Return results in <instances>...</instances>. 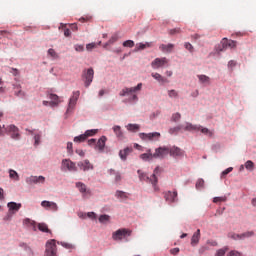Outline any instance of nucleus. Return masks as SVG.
<instances>
[{"mask_svg": "<svg viewBox=\"0 0 256 256\" xmlns=\"http://www.w3.org/2000/svg\"><path fill=\"white\" fill-rule=\"evenodd\" d=\"M0 34L2 35V37H6L7 39H9V36L11 35V32H9L7 30H1Z\"/></svg>", "mask_w": 256, "mask_h": 256, "instance_id": "13d9d810", "label": "nucleus"}, {"mask_svg": "<svg viewBox=\"0 0 256 256\" xmlns=\"http://www.w3.org/2000/svg\"><path fill=\"white\" fill-rule=\"evenodd\" d=\"M77 189H79L80 193H82L83 197L86 195H91V190L87 188V185H85L82 182H77L76 183Z\"/></svg>", "mask_w": 256, "mask_h": 256, "instance_id": "2eb2a0df", "label": "nucleus"}, {"mask_svg": "<svg viewBox=\"0 0 256 256\" xmlns=\"http://www.w3.org/2000/svg\"><path fill=\"white\" fill-rule=\"evenodd\" d=\"M205 251H209V246H202L199 248V253L200 255H203V253H205Z\"/></svg>", "mask_w": 256, "mask_h": 256, "instance_id": "680f3d73", "label": "nucleus"}, {"mask_svg": "<svg viewBox=\"0 0 256 256\" xmlns=\"http://www.w3.org/2000/svg\"><path fill=\"white\" fill-rule=\"evenodd\" d=\"M168 97H170V99H177V97H179V92L176 90H168Z\"/></svg>", "mask_w": 256, "mask_h": 256, "instance_id": "58836bf2", "label": "nucleus"}, {"mask_svg": "<svg viewBox=\"0 0 256 256\" xmlns=\"http://www.w3.org/2000/svg\"><path fill=\"white\" fill-rule=\"evenodd\" d=\"M206 245H210V247H217V241L215 240H207Z\"/></svg>", "mask_w": 256, "mask_h": 256, "instance_id": "052dcab7", "label": "nucleus"}, {"mask_svg": "<svg viewBox=\"0 0 256 256\" xmlns=\"http://www.w3.org/2000/svg\"><path fill=\"white\" fill-rule=\"evenodd\" d=\"M245 167L246 169H248L249 171H253V169H255V163H253V161L248 160L245 163Z\"/></svg>", "mask_w": 256, "mask_h": 256, "instance_id": "79ce46f5", "label": "nucleus"}, {"mask_svg": "<svg viewBox=\"0 0 256 256\" xmlns=\"http://www.w3.org/2000/svg\"><path fill=\"white\" fill-rule=\"evenodd\" d=\"M197 131H201L203 135H208V137H213V131L209 130V128H203V126L200 125V129Z\"/></svg>", "mask_w": 256, "mask_h": 256, "instance_id": "2f4dec72", "label": "nucleus"}, {"mask_svg": "<svg viewBox=\"0 0 256 256\" xmlns=\"http://www.w3.org/2000/svg\"><path fill=\"white\" fill-rule=\"evenodd\" d=\"M34 140H35L34 145L37 147V145H39V143H41V136L39 134H36L34 136Z\"/></svg>", "mask_w": 256, "mask_h": 256, "instance_id": "4d7b16f0", "label": "nucleus"}, {"mask_svg": "<svg viewBox=\"0 0 256 256\" xmlns=\"http://www.w3.org/2000/svg\"><path fill=\"white\" fill-rule=\"evenodd\" d=\"M87 140V135L81 134L79 136L74 137V143H83V141Z\"/></svg>", "mask_w": 256, "mask_h": 256, "instance_id": "f704fd0d", "label": "nucleus"}, {"mask_svg": "<svg viewBox=\"0 0 256 256\" xmlns=\"http://www.w3.org/2000/svg\"><path fill=\"white\" fill-rule=\"evenodd\" d=\"M3 129H5L6 133H9L11 139H14L16 141H19V139H21L19 128L14 124L8 125L6 128L5 125H3Z\"/></svg>", "mask_w": 256, "mask_h": 256, "instance_id": "20e7f679", "label": "nucleus"}, {"mask_svg": "<svg viewBox=\"0 0 256 256\" xmlns=\"http://www.w3.org/2000/svg\"><path fill=\"white\" fill-rule=\"evenodd\" d=\"M105 143H107V137L102 136L98 142L95 145V149H98V151H100L101 153H103L104 149H105Z\"/></svg>", "mask_w": 256, "mask_h": 256, "instance_id": "f3484780", "label": "nucleus"}, {"mask_svg": "<svg viewBox=\"0 0 256 256\" xmlns=\"http://www.w3.org/2000/svg\"><path fill=\"white\" fill-rule=\"evenodd\" d=\"M182 129H184V131H197L201 129V125H193L192 123L187 122Z\"/></svg>", "mask_w": 256, "mask_h": 256, "instance_id": "4be33fe9", "label": "nucleus"}, {"mask_svg": "<svg viewBox=\"0 0 256 256\" xmlns=\"http://www.w3.org/2000/svg\"><path fill=\"white\" fill-rule=\"evenodd\" d=\"M49 99L51 100L49 103V107H57V105H59L60 103L59 96H57L56 94H50Z\"/></svg>", "mask_w": 256, "mask_h": 256, "instance_id": "412c9836", "label": "nucleus"}, {"mask_svg": "<svg viewBox=\"0 0 256 256\" xmlns=\"http://www.w3.org/2000/svg\"><path fill=\"white\" fill-rule=\"evenodd\" d=\"M9 177L10 179H13L14 181H19V173L17 171L10 169L9 170Z\"/></svg>", "mask_w": 256, "mask_h": 256, "instance_id": "473e14b6", "label": "nucleus"}, {"mask_svg": "<svg viewBox=\"0 0 256 256\" xmlns=\"http://www.w3.org/2000/svg\"><path fill=\"white\" fill-rule=\"evenodd\" d=\"M169 155L171 157H183V150H181L179 147L169 148Z\"/></svg>", "mask_w": 256, "mask_h": 256, "instance_id": "6ab92c4d", "label": "nucleus"}, {"mask_svg": "<svg viewBox=\"0 0 256 256\" xmlns=\"http://www.w3.org/2000/svg\"><path fill=\"white\" fill-rule=\"evenodd\" d=\"M95 47H97V44L95 43H90L86 45L87 51H92V49H95Z\"/></svg>", "mask_w": 256, "mask_h": 256, "instance_id": "0e129e2a", "label": "nucleus"}, {"mask_svg": "<svg viewBox=\"0 0 256 256\" xmlns=\"http://www.w3.org/2000/svg\"><path fill=\"white\" fill-rule=\"evenodd\" d=\"M59 29H64V35H65L66 37H71V30H69V29L67 28V25H66V24L60 25Z\"/></svg>", "mask_w": 256, "mask_h": 256, "instance_id": "4c0bfd02", "label": "nucleus"}, {"mask_svg": "<svg viewBox=\"0 0 256 256\" xmlns=\"http://www.w3.org/2000/svg\"><path fill=\"white\" fill-rule=\"evenodd\" d=\"M75 51H78L79 53L85 51V47L83 45H75Z\"/></svg>", "mask_w": 256, "mask_h": 256, "instance_id": "69168bd1", "label": "nucleus"}, {"mask_svg": "<svg viewBox=\"0 0 256 256\" xmlns=\"http://www.w3.org/2000/svg\"><path fill=\"white\" fill-rule=\"evenodd\" d=\"M113 131L116 137H123V131H121V126H114Z\"/></svg>", "mask_w": 256, "mask_h": 256, "instance_id": "c9c22d12", "label": "nucleus"}, {"mask_svg": "<svg viewBox=\"0 0 256 256\" xmlns=\"http://www.w3.org/2000/svg\"><path fill=\"white\" fill-rule=\"evenodd\" d=\"M181 129H183V125H179L174 128H171L169 130V133H171V135H173V133H179V131H181Z\"/></svg>", "mask_w": 256, "mask_h": 256, "instance_id": "de8ad7c7", "label": "nucleus"}, {"mask_svg": "<svg viewBox=\"0 0 256 256\" xmlns=\"http://www.w3.org/2000/svg\"><path fill=\"white\" fill-rule=\"evenodd\" d=\"M228 256H243L239 251L237 250H232L228 253Z\"/></svg>", "mask_w": 256, "mask_h": 256, "instance_id": "6e6d98bb", "label": "nucleus"}, {"mask_svg": "<svg viewBox=\"0 0 256 256\" xmlns=\"http://www.w3.org/2000/svg\"><path fill=\"white\" fill-rule=\"evenodd\" d=\"M140 128L141 126H139V124H128L126 126V129L128 131H131L132 133H137V131H139Z\"/></svg>", "mask_w": 256, "mask_h": 256, "instance_id": "bb28decb", "label": "nucleus"}, {"mask_svg": "<svg viewBox=\"0 0 256 256\" xmlns=\"http://www.w3.org/2000/svg\"><path fill=\"white\" fill-rule=\"evenodd\" d=\"M231 171H233V167H229V168H227L226 170H224V171L221 173V179H223L226 175H229V173H231Z\"/></svg>", "mask_w": 256, "mask_h": 256, "instance_id": "864d4df0", "label": "nucleus"}, {"mask_svg": "<svg viewBox=\"0 0 256 256\" xmlns=\"http://www.w3.org/2000/svg\"><path fill=\"white\" fill-rule=\"evenodd\" d=\"M20 247L24 248V251H26L28 255H31V256L35 255V252H33V249L26 243L20 244Z\"/></svg>", "mask_w": 256, "mask_h": 256, "instance_id": "c756f323", "label": "nucleus"}, {"mask_svg": "<svg viewBox=\"0 0 256 256\" xmlns=\"http://www.w3.org/2000/svg\"><path fill=\"white\" fill-rule=\"evenodd\" d=\"M201 239V230L198 229L191 238V245L192 247H195V245L199 244V241Z\"/></svg>", "mask_w": 256, "mask_h": 256, "instance_id": "aec40b11", "label": "nucleus"}, {"mask_svg": "<svg viewBox=\"0 0 256 256\" xmlns=\"http://www.w3.org/2000/svg\"><path fill=\"white\" fill-rule=\"evenodd\" d=\"M79 95H81V92H79V91L73 92V95H72V97L69 100L68 111L70 109H73V107H75V105H77V101L79 99Z\"/></svg>", "mask_w": 256, "mask_h": 256, "instance_id": "4468645a", "label": "nucleus"}, {"mask_svg": "<svg viewBox=\"0 0 256 256\" xmlns=\"http://www.w3.org/2000/svg\"><path fill=\"white\" fill-rule=\"evenodd\" d=\"M143 89V83L137 84L136 87H124L120 92V97H128L126 100H124V103H133L135 101H139V97L137 96V92L141 91Z\"/></svg>", "mask_w": 256, "mask_h": 256, "instance_id": "f257e3e1", "label": "nucleus"}, {"mask_svg": "<svg viewBox=\"0 0 256 256\" xmlns=\"http://www.w3.org/2000/svg\"><path fill=\"white\" fill-rule=\"evenodd\" d=\"M62 170L63 171H77V165L75 162L69 160V159H63L62 160Z\"/></svg>", "mask_w": 256, "mask_h": 256, "instance_id": "1a4fd4ad", "label": "nucleus"}, {"mask_svg": "<svg viewBox=\"0 0 256 256\" xmlns=\"http://www.w3.org/2000/svg\"><path fill=\"white\" fill-rule=\"evenodd\" d=\"M48 55H50V57H52V59H59V55L57 54V52H55V49L50 48L48 50Z\"/></svg>", "mask_w": 256, "mask_h": 256, "instance_id": "37998d69", "label": "nucleus"}, {"mask_svg": "<svg viewBox=\"0 0 256 256\" xmlns=\"http://www.w3.org/2000/svg\"><path fill=\"white\" fill-rule=\"evenodd\" d=\"M149 47H151V43L149 42H146L145 44L139 43L137 44L136 51H143V49H147Z\"/></svg>", "mask_w": 256, "mask_h": 256, "instance_id": "72a5a7b5", "label": "nucleus"}, {"mask_svg": "<svg viewBox=\"0 0 256 256\" xmlns=\"http://www.w3.org/2000/svg\"><path fill=\"white\" fill-rule=\"evenodd\" d=\"M151 77H153V79H156V81H158V83H169V80L167 78L163 77L159 73H152Z\"/></svg>", "mask_w": 256, "mask_h": 256, "instance_id": "b1692460", "label": "nucleus"}, {"mask_svg": "<svg viewBox=\"0 0 256 256\" xmlns=\"http://www.w3.org/2000/svg\"><path fill=\"white\" fill-rule=\"evenodd\" d=\"M139 137L144 141H159V138L161 137V133L159 132L140 133Z\"/></svg>", "mask_w": 256, "mask_h": 256, "instance_id": "6e6552de", "label": "nucleus"}, {"mask_svg": "<svg viewBox=\"0 0 256 256\" xmlns=\"http://www.w3.org/2000/svg\"><path fill=\"white\" fill-rule=\"evenodd\" d=\"M169 60L166 57L156 58L151 62L152 69H160V67H165L168 65Z\"/></svg>", "mask_w": 256, "mask_h": 256, "instance_id": "9d476101", "label": "nucleus"}, {"mask_svg": "<svg viewBox=\"0 0 256 256\" xmlns=\"http://www.w3.org/2000/svg\"><path fill=\"white\" fill-rule=\"evenodd\" d=\"M27 185H37V183H45L44 176H29L26 178Z\"/></svg>", "mask_w": 256, "mask_h": 256, "instance_id": "9b49d317", "label": "nucleus"}, {"mask_svg": "<svg viewBox=\"0 0 256 256\" xmlns=\"http://www.w3.org/2000/svg\"><path fill=\"white\" fill-rule=\"evenodd\" d=\"M205 185V181L203 179H199L196 183V188L199 189Z\"/></svg>", "mask_w": 256, "mask_h": 256, "instance_id": "e2e57ef3", "label": "nucleus"}, {"mask_svg": "<svg viewBox=\"0 0 256 256\" xmlns=\"http://www.w3.org/2000/svg\"><path fill=\"white\" fill-rule=\"evenodd\" d=\"M227 251H229L228 247L221 248V249L217 250L216 256H225V253H227Z\"/></svg>", "mask_w": 256, "mask_h": 256, "instance_id": "49530a36", "label": "nucleus"}, {"mask_svg": "<svg viewBox=\"0 0 256 256\" xmlns=\"http://www.w3.org/2000/svg\"><path fill=\"white\" fill-rule=\"evenodd\" d=\"M174 47H175V45H173V44H168V45L167 44H161L159 46V49H161V51L163 53H171V51H173Z\"/></svg>", "mask_w": 256, "mask_h": 256, "instance_id": "5701e85b", "label": "nucleus"}, {"mask_svg": "<svg viewBox=\"0 0 256 256\" xmlns=\"http://www.w3.org/2000/svg\"><path fill=\"white\" fill-rule=\"evenodd\" d=\"M169 155V147L163 146L155 149L153 154L154 159H165Z\"/></svg>", "mask_w": 256, "mask_h": 256, "instance_id": "0eeeda50", "label": "nucleus"}, {"mask_svg": "<svg viewBox=\"0 0 256 256\" xmlns=\"http://www.w3.org/2000/svg\"><path fill=\"white\" fill-rule=\"evenodd\" d=\"M221 45H222V49L220 51H223L224 49H227V47H229L228 39L223 38L222 41H221Z\"/></svg>", "mask_w": 256, "mask_h": 256, "instance_id": "3c124183", "label": "nucleus"}, {"mask_svg": "<svg viewBox=\"0 0 256 256\" xmlns=\"http://www.w3.org/2000/svg\"><path fill=\"white\" fill-rule=\"evenodd\" d=\"M77 165L81 171H93L94 169L93 164L88 159L78 162Z\"/></svg>", "mask_w": 256, "mask_h": 256, "instance_id": "f8f14e48", "label": "nucleus"}, {"mask_svg": "<svg viewBox=\"0 0 256 256\" xmlns=\"http://www.w3.org/2000/svg\"><path fill=\"white\" fill-rule=\"evenodd\" d=\"M41 207H44V209H49L50 211H58L59 206H57V203L44 200L41 202Z\"/></svg>", "mask_w": 256, "mask_h": 256, "instance_id": "ddd939ff", "label": "nucleus"}, {"mask_svg": "<svg viewBox=\"0 0 256 256\" xmlns=\"http://www.w3.org/2000/svg\"><path fill=\"white\" fill-rule=\"evenodd\" d=\"M7 207L9 209V211H19V209H21V203H17V202H9L7 204Z\"/></svg>", "mask_w": 256, "mask_h": 256, "instance_id": "393cba45", "label": "nucleus"}, {"mask_svg": "<svg viewBox=\"0 0 256 256\" xmlns=\"http://www.w3.org/2000/svg\"><path fill=\"white\" fill-rule=\"evenodd\" d=\"M254 236H255V231H247V232L242 233V240L249 239Z\"/></svg>", "mask_w": 256, "mask_h": 256, "instance_id": "e433bc0d", "label": "nucleus"}, {"mask_svg": "<svg viewBox=\"0 0 256 256\" xmlns=\"http://www.w3.org/2000/svg\"><path fill=\"white\" fill-rule=\"evenodd\" d=\"M131 230L126 228H121L112 233V239L114 241H122L125 237H131Z\"/></svg>", "mask_w": 256, "mask_h": 256, "instance_id": "7ed1b4c3", "label": "nucleus"}, {"mask_svg": "<svg viewBox=\"0 0 256 256\" xmlns=\"http://www.w3.org/2000/svg\"><path fill=\"white\" fill-rule=\"evenodd\" d=\"M184 47H185V49H187L188 51H190V53H193V45H191V43L186 42V43L184 44Z\"/></svg>", "mask_w": 256, "mask_h": 256, "instance_id": "bf43d9fd", "label": "nucleus"}, {"mask_svg": "<svg viewBox=\"0 0 256 256\" xmlns=\"http://www.w3.org/2000/svg\"><path fill=\"white\" fill-rule=\"evenodd\" d=\"M109 219H111V217L109 215L103 214V215H100L99 222L100 223H107V222H109Z\"/></svg>", "mask_w": 256, "mask_h": 256, "instance_id": "a19ab883", "label": "nucleus"}, {"mask_svg": "<svg viewBox=\"0 0 256 256\" xmlns=\"http://www.w3.org/2000/svg\"><path fill=\"white\" fill-rule=\"evenodd\" d=\"M225 201H227V197L226 196L215 197L213 199V203H225Z\"/></svg>", "mask_w": 256, "mask_h": 256, "instance_id": "a18cd8bd", "label": "nucleus"}, {"mask_svg": "<svg viewBox=\"0 0 256 256\" xmlns=\"http://www.w3.org/2000/svg\"><path fill=\"white\" fill-rule=\"evenodd\" d=\"M140 159H142L143 161H151V159H155V157L151 153V150H149V153L141 154Z\"/></svg>", "mask_w": 256, "mask_h": 256, "instance_id": "cd10ccee", "label": "nucleus"}, {"mask_svg": "<svg viewBox=\"0 0 256 256\" xmlns=\"http://www.w3.org/2000/svg\"><path fill=\"white\" fill-rule=\"evenodd\" d=\"M44 256H57V244L55 243V239L46 242Z\"/></svg>", "mask_w": 256, "mask_h": 256, "instance_id": "39448f33", "label": "nucleus"}, {"mask_svg": "<svg viewBox=\"0 0 256 256\" xmlns=\"http://www.w3.org/2000/svg\"><path fill=\"white\" fill-rule=\"evenodd\" d=\"M67 151H68V153H73V143L72 142L67 143Z\"/></svg>", "mask_w": 256, "mask_h": 256, "instance_id": "774afa93", "label": "nucleus"}, {"mask_svg": "<svg viewBox=\"0 0 256 256\" xmlns=\"http://www.w3.org/2000/svg\"><path fill=\"white\" fill-rule=\"evenodd\" d=\"M228 47H231L233 49V47H237V42L234 40H228Z\"/></svg>", "mask_w": 256, "mask_h": 256, "instance_id": "338daca9", "label": "nucleus"}, {"mask_svg": "<svg viewBox=\"0 0 256 256\" xmlns=\"http://www.w3.org/2000/svg\"><path fill=\"white\" fill-rule=\"evenodd\" d=\"M181 119V113L177 112L172 115L171 121L177 123Z\"/></svg>", "mask_w": 256, "mask_h": 256, "instance_id": "09e8293b", "label": "nucleus"}, {"mask_svg": "<svg viewBox=\"0 0 256 256\" xmlns=\"http://www.w3.org/2000/svg\"><path fill=\"white\" fill-rule=\"evenodd\" d=\"M137 173L140 181H146L147 183H151L154 191H159V186H157V183L159 181L157 179V175H161V168L156 167L151 177L147 176V174L143 173L141 170H138Z\"/></svg>", "mask_w": 256, "mask_h": 256, "instance_id": "f03ea898", "label": "nucleus"}, {"mask_svg": "<svg viewBox=\"0 0 256 256\" xmlns=\"http://www.w3.org/2000/svg\"><path fill=\"white\" fill-rule=\"evenodd\" d=\"M97 130L96 129H92V130H87L84 135H86V139L87 137H93V135H96Z\"/></svg>", "mask_w": 256, "mask_h": 256, "instance_id": "8fccbe9b", "label": "nucleus"}, {"mask_svg": "<svg viewBox=\"0 0 256 256\" xmlns=\"http://www.w3.org/2000/svg\"><path fill=\"white\" fill-rule=\"evenodd\" d=\"M95 76V71L93 68H89L87 70H84L82 73V79L84 81L85 87H89L91 83H93V77Z\"/></svg>", "mask_w": 256, "mask_h": 256, "instance_id": "423d86ee", "label": "nucleus"}, {"mask_svg": "<svg viewBox=\"0 0 256 256\" xmlns=\"http://www.w3.org/2000/svg\"><path fill=\"white\" fill-rule=\"evenodd\" d=\"M229 239H233L234 241H243L242 234L237 233H229L228 234Z\"/></svg>", "mask_w": 256, "mask_h": 256, "instance_id": "c85d7f7f", "label": "nucleus"}, {"mask_svg": "<svg viewBox=\"0 0 256 256\" xmlns=\"http://www.w3.org/2000/svg\"><path fill=\"white\" fill-rule=\"evenodd\" d=\"M116 197L120 198V199H127V195L125 194V192L123 191H116Z\"/></svg>", "mask_w": 256, "mask_h": 256, "instance_id": "603ef678", "label": "nucleus"}, {"mask_svg": "<svg viewBox=\"0 0 256 256\" xmlns=\"http://www.w3.org/2000/svg\"><path fill=\"white\" fill-rule=\"evenodd\" d=\"M23 225H26V227H35V221L26 218L23 220Z\"/></svg>", "mask_w": 256, "mask_h": 256, "instance_id": "ea45409f", "label": "nucleus"}, {"mask_svg": "<svg viewBox=\"0 0 256 256\" xmlns=\"http://www.w3.org/2000/svg\"><path fill=\"white\" fill-rule=\"evenodd\" d=\"M39 231H42V233H51V230H49V226L45 223H39L38 224Z\"/></svg>", "mask_w": 256, "mask_h": 256, "instance_id": "7c9ffc66", "label": "nucleus"}, {"mask_svg": "<svg viewBox=\"0 0 256 256\" xmlns=\"http://www.w3.org/2000/svg\"><path fill=\"white\" fill-rule=\"evenodd\" d=\"M131 153H133V148L126 147L124 150H120L119 157L122 159V161H127V157Z\"/></svg>", "mask_w": 256, "mask_h": 256, "instance_id": "a211bd4d", "label": "nucleus"}, {"mask_svg": "<svg viewBox=\"0 0 256 256\" xmlns=\"http://www.w3.org/2000/svg\"><path fill=\"white\" fill-rule=\"evenodd\" d=\"M118 40H119V35L114 34V35L109 39L108 43H110V45H111V44L115 43V42L118 41Z\"/></svg>", "mask_w": 256, "mask_h": 256, "instance_id": "5fc2aeb1", "label": "nucleus"}, {"mask_svg": "<svg viewBox=\"0 0 256 256\" xmlns=\"http://www.w3.org/2000/svg\"><path fill=\"white\" fill-rule=\"evenodd\" d=\"M198 79L203 85H211V78L207 75H198Z\"/></svg>", "mask_w": 256, "mask_h": 256, "instance_id": "a878e982", "label": "nucleus"}, {"mask_svg": "<svg viewBox=\"0 0 256 256\" xmlns=\"http://www.w3.org/2000/svg\"><path fill=\"white\" fill-rule=\"evenodd\" d=\"M164 198L168 203H175L177 201V191H168L164 194Z\"/></svg>", "mask_w": 256, "mask_h": 256, "instance_id": "dca6fc26", "label": "nucleus"}, {"mask_svg": "<svg viewBox=\"0 0 256 256\" xmlns=\"http://www.w3.org/2000/svg\"><path fill=\"white\" fill-rule=\"evenodd\" d=\"M123 47H129L131 49L135 47V42L133 40H126L123 42Z\"/></svg>", "mask_w": 256, "mask_h": 256, "instance_id": "c03bdc74", "label": "nucleus"}]
</instances>
